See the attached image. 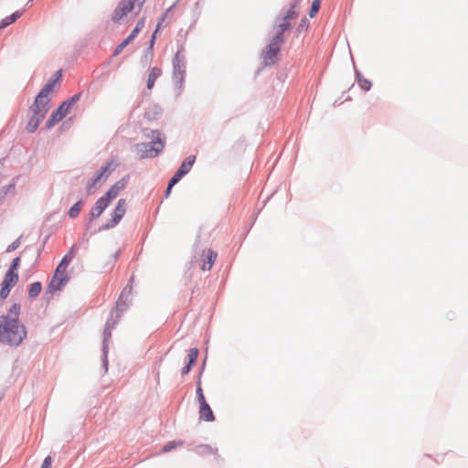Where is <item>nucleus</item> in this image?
I'll return each instance as SVG.
<instances>
[{
	"instance_id": "nucleus-55",
	"label": "nucleus",
	"mask_w": 468,
	"mask_h": 468,
	"mask_svg": "<svg viewBox=\"0 0 468 468\" xmlns=\"http://www.w3.org/2000/svg\"><path fill=\"white\" fill-rule=\"evenodd\" d=\"M61 77H62V69H58L57 70L52 76L51 78H53L55 80V81H59L61 80Z\"/></svg>"
},
{
	"instance_id": "nucleus-18",
	"label": "nucleus",
	"mask_w": 468,
	"mask_h": 468,
	"mask_svg": "<svg viewBox=\"0 0 468 468\" xmlns=\"http://www.w3.org/2000/svg\"><path fill=\"white\" fill-rule=\"evenodd\" d=\"M199 419L207 422L215 420V415L207 401L199 403Z\"/></svg>"
},
{
	"instance_id": "nucleus-29",
	"label": "nucleus",
	"mask_w": 468,
	"mask_h": 468,
	"mask_svg": "<svg viewBox=\"0 0 468 468\" xmlns=\"http://www.w3.org/2000/svg\"><path fill=\"white\" fill-rule=\"evenodd\" d=\"M119 223L120 222L118 220H116L113 218H111V219L109 221H107L105 224L101 225L97 229H94V230L90 231V235L92 236V235H95V234H97L99 232H102V231H105V230L112 229L114 227H116Z\"/></svg>"
},
{
	"instance_id": "nucleus-7",
	"label": "nucleus",
	"mask_w": 468,
	"mask_h": 468,
	"mask_svg": "<svg viewBox=\"0 0 468 468\" xmlns=\"http://www.w3.org/2000/svg\"><path fill=\"white\" fill-rule=\"evenodd\" d=\"M281 49V46L270 41L265 50L262 51L264 65L267 67L273 66L278 60Z\"/></svg>"
},
{
	"instance_id": "nucleus-15",
	"label": "nucleus",
	"mask_w": 468,
	"mask_h": 468,
	"mask_svg": "<svg viewBox=\"0 0 468 468\" xmlns=\"http://www.w3.org/2000/svg\"><path fill=\"white\" fill-rule=\"evenodd\" d=\"M195 162L196 155H188L182 161L181 165H179L178 169L176 171L175 174L177 175L179 177L183 178L191 171Z\"/></svg>"
},
{
	"instance_id": "nucleus-37",
	"label": "nucleus",
	"mask_w": 468,
	"mask_h": 468,
	"mask_svg": "<svg viewBox=\"0 0 468 468\" xmlns=\"http://www.w3.org/2000/svg\"><path fill=\"white\" fill-rule=\"evenodd\" d=\"M321 8V1L320 0H313L308 15L311 18L314 17Z\"/></svg>"
},
{
	"instance_id": "nucleus-56",
	"label": "nucleus",
	"mask_w": 468,
	"mask_h": 468,
	"mask_svg": "<svg viewBox=\"0 0 468 468\" xmlns=\"http://www.w3.org/2000/svg\"><path fill=\"white\" fill-rule=\"evenodd\" d=\"M77 250V246L72 245L69 250L65 255H69L70 259L73 260L74 254L76 253Z\"/></svg>"
},
{
	"instance_id": "nucleus-47",
	"label": "nucleus",
	"mask_w": 468,
	"mask_h": 468,
	"mask_svg": "<svg viewBox=\"0 0 468 468\" xmlns=\"http://www.w3.org/2000/svg\"><path fill=\"white\" fill-rule=\"evenodd\" d=\"M94 221H95V219H90V218L88 216H87V218H85V219H84V226H85L84 230L85 231L83 233V238H85L88 234V232L90 231L91 226Z\"/></svg>"
},
{
	"instance_id": "nucleus-19",
	"label": "nucleus",
	"mask_w": 468,
	"mask_h": 468,
	"mask_svg": "<svg viewBox=\"0 0 468 468\" xmlns=\"http://www.w3.org/2000/svg\"><path fill=\"white\" fill-rule=\"evenodd\" d=\"M119 318H115L112 322L108 319L106 321L104 330H103V339H102V345L101 347L106 346L109 349V341L112 337V330L114 328L115 324L118 323Z\"/></svg>"
},
{
	"instance_id": "nucleus-58",
	"label": "nucleus",
	"mask_w": 468,
	"mask_h": 468,
	"mask_svg": "<svg viewBox=\"0 0 468 468\" xmlns=\"http://www.w3.org/2000/svg\"><path fill=\"white\" fill-rule=\"evenodd\" d=\"M121 252L122 250H118L113 255H112V258H113V261H117L121 255Z\"/></svg>"
},
{
	"instance_id": "nucleus-53",
	"label": "nucleus",
	"mask_w": 468,
	"mask_h": 468,
	"mask_svg": "<svg viewBox=\"0 0 468 468\" xmlns=\"http://www.w3.org/2000/svg\"><path fill=\"white\" fill-rule=\"evenodd\" d=\"M140 32L141 31L138 28L134 27L127 37L129 38V40L133 41Z\"/></svg>"
},
{
	"instance_id": "nucleus-54",
	"label": "nucleus",
	"mask_w": 468,
	"mask_h": 468,
	"mask_svg": "<svg viewBox=\"0 0 468 468\" xmlns=\"http://www.w3.org/2000/svg\"><path fill=\"white\" fill-rule=\"evenodd\" d=\"M206 361H207V357L204 358V360L202 361V363L200 365L197 379L201 380V376H202V374H203V372L205 370V367H206Z\"/></svg>"
},
{
	"instance_id": "nucleus-57",
	"label": "nucleus",
	"mask_w": 468,
	"mask_h": 468,
	"mask_svg": "<svg viewBox=\"0 0 468 468\" xmlns=\"http://www.w3.org/2000/svg\"><path fill=\"white\" fill-rule=\"evenodd\" d=\"M49 236H47L44 239V241L42 242L41 246L39 247V249L37 250V257L40 256V253L42 251V250L44 249L45 245H46V242L48 241Z\"/></svg>"
},
{
	"instance_id": "nucleus-46",
	"label": "nucleus",
	"mask_w": 468,
	"mask_h": 468,
	"mask_svg": "<svg viewBox=\"0 0 468 468\" xmlns=\"http://www.w3.org/2000/svg\"><path fill=\"white\" fill-rule=\"evenodd\" d=\"M22 236L18 237L16 239H15L11 244H9L5 250L7 253L15 251L21 243Z\"/></svg>"
},
{
	"instance_id": "nucleus-34",
	"label": "nucleus",
	"mask_w": 468,
	"mask_h": 468,
	"mask_svg": "<svg viewBox=\"0 0 468 468\" xmlns=\"http://www.w3.org/2000/svg\"><path fill=\"white\" fill-rule=\"evenodd\" d=\"M182 178L179 177L177 175L174 174L172 176V177L169 179L168 183H167V186H166V189L165 191V197L167 198L170 194H171V191H172V188L174 187V186H176Z\"/></svg>"
},
{
	"instance_id": "nucleus-39",
	"label": "nucleus",
	"mask_w": 468,
	"mask_h": 468,
	"mask_svg": "<svg viewBox=\"0 0 468 468\" xmlns=\"http://www.w3.org/2000/svg\"><path fill=\"white\" fill-rule=\"evenodd\" d=\"M132 41L128 37L124 38L113 50L112 56H118Z\"/></svg>"
},
{
	"instance_id": "nucleus-41",
	"label": "nucleus",
	"mask_w": 468,
	"mask_h": 468,
	"mask_svg": "<svg viewBox=\"0 0 468 468\" xmlns=\"http://www.w3.org/2000/svg\"><path fill=\"white\" fill-rule=\"evenodd\" d=\"M196 393H197V399L198 400V403H202L204 401H207V399H206V398L204 396V393H203V389H202V387H201V380L200 379L197 380Z\"/></svg>"
},
{
	"instance_id": "nucleus-36",
	"label": "nucleus",
	"mask_w": 468,
	"mask_h": 468,
	"mask_svg": "<svg viewBox=\"0 0 468 468\" xmlns=\"http://www.w3.org/2000/svg\"><path fill=\"white\" fill-rule=\"evenodd\" d=\"M153 57H154V52L152 51H148L146 49L144 50V53L141 57V64L143 67H146L148 66L152 60H153Z\"/></svg>"
},
{
	"instance_id": "nucleus-26",
	"label": "nucleus",
	"mask_w": 468,
	"mask_h": 468,
	"mask_svg": "<svg viewBox=\"0 0 468 468\" xmlns=\"http://www.w3.org/2000/svg\"><path fill=\"white\" fill-rule=\"evenodd\" d=\"M83 205H84V199L80 198L69 207V209L68 210V213H67L68 216L72 219L77 218L81 211Z\"/></svg>"
},
{
	"instance_id": "nucleus-1",
	"label": "nucleus",
	"mask_w": 468,
	"mask_h": 468,
	"mask_svg": "<svg viewBox=\"0 0 468 468\" xmlns=\"http://www.w3.org/2000/svg\"><path fill=\"white\" fill-rule=\"evenodd\" d=\"M21 304L13 303L6 314L0 315V342L18 346L27 338L26 326L19 321Z\"/></svg>"
},
{
	"instance_id": "nucleus-10",
	"label": "nucleus",
	"mask_w": 468,
	"mask_h": 468,
	"mask_svg": "<svg viewBox=\"0 0 468 468\" xmlns=\"http://www.w3.org/2000/svg\"><path fill=\"white\" fill-rule=\"evenodd\" d=\"M57 83L58 81H55V80L50 77L36 95L35 99L48 105H50L51 99L48 97V95L54 90Z\"/></svg>"
},
{
	"instance_id": "nucleus-24",
	"label": "nucleus",
	"mask_w": 468,
	"mask_h": 468,
	"mask_svg": "<svg viewBox=\"0 0 468 468\" xmlns=\"http://www.w3.org/2000/svg\"><path fill=\"white\" fill-rule=\"evenodd\" d=\"M20 264H21L20 256L15 257L12 260L7 271H5V274H8V275L13 276L16 279L19 280L18 270L20 268Z\"/></svg>"
},
{
	"instance_id": "nucleus-8",
	"label": "nucleus",
	"mask_w": 468,
	"mask_h": 468,
	"mask_svg": "<svg viewBox=\"0 0 468 468\" xmlns=\"http://www.w3.org/2000/svg\"><path fill=\"white\" fill-rule=\"evenodd\" d=\"M130 179V176L126 175L118 180L114 185H112L102 196L109 203H111L114 198L117 197L119 193L125 189Z\"/></svg>"
},
{
	"instance_id": "nucleus-32",
	"label": "nucleus",
	"mask_w": 468,
	"mask_h": 468,
	"mask_svg": "<svg viewBox=\"0 0 468 468\" xmlns=\"http://www.w3.org/2000/svg\"><path fill=\"white\" fill-rule=\"evenodd\" d=\"M16 189V183L13 180L10 184L4 186L0 188V203H2L9 193L14 194Z\"/></svg>"
},
{
	"instance_id": "nucleus-3",
	"label": "nucleus",
	"mask_w": 468,
	"mask_h": 468,
	"mask_svg": "<svg viewBox=\"0 0 468 468\" xmlns=\"http://www.w3.org/2000/svg\"><path fill=\"white\" fill-rule=\"evenodd\" d=\"M184 50V47L182 46L175 54L172 64H173V82L176 90H177L176 97L180 96L183 87L184 81L186 78V59L185 56L182 55Z\"/></svg>"
},
{
	"instance_id": "nucleus-38",
	"label": "nucleus",
	"mask_w": 468,
	"mask_h": 468,
	"mask_svg": "<svg viewBox=\"0 0 468 468\" xmlns=\"http://www.w3.org/2000/svg\"><path fill=\"white\" fill-rule=\"evenodd\" d=\"M160 27H161V21H158L156 28L153 32V34L151 36V38L149 40L148 47L145 48L146 50L154 52V43H155V40H156L157 32L160 29Z\"/></svg>"
},
{
	"instance_id": "nucleus-35",
	"label": "nucleus",
	"mask_w": 468,
	"mask_h": 468,
	"mask_svg": "<svg viewBox=\"0 0 468 468\" xmlns=\"http://www.w3.org/2000/svg\"><path fill=\"white\" fill-rule=\"evenodd\" d=\"M274 28L277 32L285 33L292 28V24L285 20H280L277 23L274 21Z\"/></svg>"
},
{
	"instance_id": "nucleus-28",
	"label": "nucleus",
	"mask_w": 468,
	"mask_h": 468,
	"mask_svg": "<svg viewBox=\"0 0 468 468\" xmlns=\"http://www.w3.org/2000/svg\"><path fill=\"white\" fill-rule=\"evenodd\" d=\"M115 169V166L113 165L112 161L107 162L103 165L101 166V168L97 171L100 176L103 178V181H105L109 176L112 174V172Z\"/></svg>"
},
{
	"instance_id": "nucleus-25",
	"label": "nucleus",
	"mask_w": 468,
	"mask_h": 468,
	"mask_svg": "<svg viewBox=\"0 0 468 468\" xmlns=\"http://www.w3.org/2000/svg\"><path fill=\"white\" fill-rule=\"evenodd\" d=\"M162 75V69L158 67H154L150 69L146 88L152 90L154 86L155 80Z\"/></svg>"
},
{
	"instance_id": "nucleus-14",
	"label": "nucleus",
	"mask_w": 468,
	"mask_h": 468,
	"mask_svg": "<svg viewBox=\"0 0 468 468\" xmlns=\"http://www.w3.org/2000/svg\"><path fill=\"white\" fill-rule=\"evenodd\" d=\"M198 355H199V349L197 347H192L188 350L187 361L186 362L185 366L181 369L182 376H185L191 371V369L197 363Z\"/></svg>"
},
{
	"instance_id": "nucleus-49",
	"label": "nucleus",
	"mask_w": 468,
	"mask_h": 468,
	"mask_svg": "<svg viewBox=\"0 0 468 468\" xmlns=\"http://www.w3.org/2000/svg\"><path fill=\"white\" fill-rule=\"evenodd\" d=\"M23 10H18V11H16L14 13H12L9 16V20L12 21V23H15L22 15H23Z\"/></svg>"
},
{
	"instance_id": "nucleus-23",
	"label": "nucleus",
	"mask_w": 468,
	"mask_h": 468,
	"mask_svg": "<svg viewBox=\"0 0 468 468\" xmlns=\"http://www.w3.org/2000/svg\"><path fill=\"white\" fill-rule=\"evenodd\" d=\"M103 178L99 175L98 172L95 173L93 177L88 180L86 186V192L88 196L93 195L97 189V184H99Z\"/></svg>"
},
{
	"instance_id": "nucleus-43",
	"label": "nucleus",
	"mask_w": 468,
	"mask_h": 468,
	"mask_svg": "<svg viewBox=\"0 0 468 468\" xmlns=\"http://www.w3.org/2000/svg\"><path fill=\"white\" fill-rule=\"evenodd\" d=\"M183 442L182 441H168L167 443H165L162 450H161V452L163 453H165V452H168L170 451H172L173 449H175L178 444H182Z\"/></svg>"
},
{
	"instance_id": "nucleus-13",
	"label": "nucleus",
	"mask_w": 468,
	"mask_h": 468,
	"mask_svg": "<svg viewBox=\"0 0 468 468\" xmlns=\"http://www.w3.org/2000/svg\"><path fill=\"white\" fill-rule=\"evenodd\" d=\"M111 203H109L102 196L97 199L93 207H91L88 217L90 219H98L101 215L105 211V209L109 207Z\"/></svg>"
},
{
	"instance_id": "nucleus-42",
	"label": "nucleus",
	"mask_w": 468,
	"mask_h": 468,
	"mask_svg": "<svg viewBox=\"0 0 468 468\" xmlns=\"http://www.w3.org/2000/svg\"><path fill=\"white\" fill-rule=\"evenodd\" d=\"M285 36H284V33H282V32H277L275 33V35L273 36V37L271 39V42L272 43H275V44H278L279 46L282 47V45L285 42Z\"/></svg>"
},
{
	"instance_id": "nucleus-40",
	"label": "nucleus",
	"mask_w": 468,
	"mask_h": 468,
	"mask_svg": "<svg viewBox=\"0 0 468 468\" xmlns=\"http://www.w3.org/2000/svg\"><path fill=\"white\" fill-rule=\"evenodd\" d=\"M108 353H109V350L106 346L101 347V364H102V367H103L105 373L108 371V366H109Z\"/></svg>"
},
{
	"instance_id": "nucleus-9",
	"label": "nucleus",
	"mask_w": 468,
	"mask_h": 468,
	"mask_svg": "<svg viewBox=\"0 0 468 468\" xmlns=\"http://www.w3.org/2000/svg\"><path fill=\"white\" fill-rule=\"evenodd\" d=\"M58 275V274H56L55 271L51 280L48 282L46 293L53 294L55 292L60 291L69 280V277L66 274H60L59 277Z\"/></svg>"
},
{
	"instance_id": "nucleus-5",
	"label": "nucleus",
	"mask_w": 468,
	"mask_h": 468,
	"mask_svg": "<svg viewBox=\"0 0 468 468\" xmlns=\"http://www.w3.org/2000/svg\"><path fill=\"white\" fill-rule=\"evenodd\" d=\"M49 109L50 105L34 99L33 103L28 108V112L32 113V116L26 126V130L28 133H34L37 130Z\"/></svg>"
},
{
	"instance_id": "nucleus-11",
	"label": "nucleus",
	"mask_w": 468,
	"mask_h": 468,
	"mask_svg": "<svg viewBox=\"0 0 468 468\" xmlns=\"http://www.w3.org/2000/svg\"><path fill=\"white\" fill-rule=\"evenodd\" d=\"M18 282V279L8 274L4 275L0 283V302L3 303L10 294L12 288Z\"/></svg>"
},
{
	"instance_id": "nucleus-22",
	"label": "nucleus",
	"mask_w": 468,
	"mask_h": 468,
	"mask_svg": "<svg viewBox=\"0 0 468 468\" xmlns=\"http://www.w3.org/2000/svg\"><path fill=\"white\" fill-rule=\"evenodd\" d=\"M355 78H356V81L357 82L358 86L360 87V89L364 91H368L370 90L371 87H372V82L364 78L362 73L355 68Z\"/></svg>"
},
{
	"instance_id": "nucleus-2",
	"label": "nucleus",
	"mask_w": 468,
	"mask_h": 468,
	"mask_svg": "<svg viewBox=\"0 0 468 468\" xmlns=\"http://www.w3.org/2000/svg\"><path fill=\"white\" fill-rule=\"evenodd\" d=\"M82 92H78L73 96L63 101L55 110L52 111L48 119L45 123V128L50 130L57 123H58L63 118L67 116L71 108L77 103L81 98Z\"/></svg>"
},
{
	"instance_id": "nucleus-52",
	"label": "nucleus",
	"mask_w": 468,
	"mask_h": 468,
	"mask_svg": "<svg viewBox=\"0 0 468 468\" xmlns=\"http://www.w3.org/2000/svg\"><path fill=\"white\" fill-rule=\"evenodd\" d=\"M144 24H145V17H142L140 18L137 22H136V25L134 27L138 28L140 31H142V29L144 27Z\"/></svg>"
},
{
	"instance_id": "nucleus-59",
	"label": "nucleus",
	"mask_w": 468,
	"mask_h": 468,
	"mask_svg": "<svg viewBox=\"0 0 468 468\" xmlns=\"http://www.w3.org/2000/svg\"><path fill=\"white\" fill-rule=\"evenodd\" d=\"M32 1H33V0H29V1L27 2V5H28L29 3H31Z\"/></svg>"
},
{
	"instance_id": "nucleus-51",
	"label": "nucleus",
	"mask_w": 468,
	"mask_h": 468,
	"mask_svg": "<svg viewBox=\"0 0 468 468\" xmlns=\"http://www.w3.org/2000/svg\"><path fill=\"white\" fill-rule=\"evenodd\" d=\"M52 464V459L50 456H47L41 465V468H50Z\"/></svg>"
},
{
	"instance_id": "nucleus-21",
	"label": "nucleus",
	"mask_w": 468,
	"mask_h": 468,
	"mask_svg": "<svg viewBox=\"0 0 468 468\" xmlns=\"http://www.w3.org/2000/svg\"><path fill=\"white\" fill-rule=\"evenodd\" d=\"M217 255L218 254L216 251H214L213 250H208L207 253L204 255L205 258L203 259V264L201 266V269L203 271H209L217 259Z\"/></svg>"
},
{
	"instance_id": "nucleus-60",
	"label": "nucleus",
	"mask_w": 468,
	"mask_h": 468,
	"mask_svg": "<svg viewBox=\"0 0 468 468\" xmlns=\"http://www.w3.org/2000/svg\"><path fill=\"white\" fill-rule=\"evenodd\" d=\"M3 30L2 28H0V31Z\"/></svg>"
},
{
	"instance_id": "nucleus-16",
	"label": "nucleus",
	"mask_w": 468,
	"mask_h": 468,
	"mask_svg": "<svg viewBox=\"0 0 468 468\" xmlns=\"http://www.w3.org/2000/svg\"><path fill=\"white\" fill-rule=\"evenodd\" d=\"M300 0H295L291 4L290 9H288L285 13H281L275 17V22L277 23L280 20H285L290 22L291 20L295 19L298 16V12L295 11V8L298 6Z\"/></svg>"
},
{
	"instance_id": "nucleus-50",
	"label": "nucleus",
	"mask_w": 468,
	"mask_h": 468,
	"mask_svg": "<svg viewBox=\"0 0 468 468\" xmlns=\"http://www.w3.org/2000/svg\"><path fill=\"white\" fill-rule=\"evenodd\" d=\"M9 16H6L5 18H3L1 21H0V28L2 29H5V27H7L8 26L12 25V21L9 20Z\"/></svg>"
},
{
	"instance_id": "nucleus-31",
	"label": "nucleus",
	"mask_w": 468,
	"mask_h": 468,
	"mask_svg": "<svg viewBox=\"0 0 468 468\" xmlns=\"http://www.w3.org/2000/svg\"><path fill=\"white\" fill-rule=\"evenodd\" d=\"M195 451L199 455H210L217 454L218 449L212 448L209 444H200Z\"/></svg>"
},
{
	"instance_id": "nucleus-12",
	"label": "nucleus",
	"mask_w": 468,
	"mask_h": 468,
	"mask_svg": "<svg viewBox=\"0 0 468 468\" xmlns=\"http://www.w3.org/2000/svg\"><path fill=\"white\" fill-rule=\"evenodd\" d=\"M132 11L133 9L126 4V0H121L112 12V21L120 25L123 17Z\"/></svg>"
},
{
	"instance_id": "nucleus-30",
	"label": "nucleus",
	"mask_w": 468,
	"mask_h": 468,
	"mask_svg": "<svg viewBox=\"0 0 468 468\" xmlns=\"http://www.w3.org/2000/svg\"><path fill=\"white\" fill-rule=\"evenodd\" d=\"M71 261L72 260L70 259L69 255H64L59 263L56 267V274H63V272L66 271V269L68 268Z\"/></svg>"
},
{
	"instance_id": "nucleus-20",
	"label": "nucleus",
	"mask_w": 468,
	"mask_h": 468,
	"mask_svg": "<svg viewBox=\"0 0 468 468\" xmlns=\"http://www.w3.org/2000/svg\"><path fill=\"white\" fill-rule=\"evenodd\" d=\"M126 213V201L124 198H120L112 210L111 216L115 218L119 222L122 219L123 216Z\"/></svg>"
},
{
	"instance_id": "nucleus-4",
	"label": "nucleus",
	"mask_w": 468,
	"mask_h": 468,
	"mask_svg": "<svg viewBox=\"0 0 468 468\" xmlns=\"http://www.w3.org/2000/svg\"><path fill=\"white\" fill-rule=\"evenodd\" d=\"M165 146V138L155 137L154 141L138 143L133 145L140 159L154 158L160 154Z\"/></svg>"
},
{
	"instance_id": "nucleus-17",
	"label": "nucleus",
	"mask_w": 468,
	"mask_h": 468,
	"mask_svg": "<svg viewBox=\"0 0 468 468\" xmlns=\"http://www.w3.org/2000/svg\"><path fill=\"white\" fill-rule=\"evenodd\" d=\"M162 112H163L162 107L159 104L154 103L145 109L144 117V119H146L150 122L156 121L160 118Z\"/></svg>"
},
{
	"instance_id": "nucleus-6",
	"label": "nucleus",
	"mask_w": 468,
	"mask_h": 468,
	"mask_svg": "<svg viewBox=\"0 0 468 468\" xmlns=\"http://www.w3.org/2000/svg\"><path fill=\"white\" fill-rule=\"evenodd\" d=\"M133 275L128 281V283L121 292L118 300L115 303L114 312L116 313V317L120 318L123 312H125L129 307V303L131 300L129 299L132 291H133Z\"/></svg>"
},
{
	"instance_id": "nucleus-44",
	"label": "nucleus",
	"mask_w": 468,
	"mask_h": 468,
	"mask_svg": "<svg viewBox=\"0 0 468 468\" xmlns=\"http://www.w3.org/2000/svg\"><path fill=\"white\" fill-rule=\"evenodd\" d=\"M146 0H126V4L133 9L135 7V5L138 6V11L136 12V15L142 10V7Z\"/></svg>"
},
{
	"instance_id": "nucleus-27",
	"label": "nucleus",
	"mask_w": 468,
	"mask_h": 468,
	"mask_svg": "<svg viewBox=\"0 0 468 468\" xmlns=\"http://www.w3.org/2000/svg\"><path fill=\"white\" fill-rule=\"evenodd\" d=\"M41 291H42L41 282L37 281V282L30 283L28 286V291H27L28 298L36 299L40 294Z\"/></svg>"
},
{
	"instance_id": "nucleus-33",
	"label": "nucleus",
	"mask_w": 468,
	"mask_h": 468,
	"mask_svg": "<svg viewBox=\"0 0 468 468\" xmlns=\"http://www.w3.org/2000/svg\"><path fill=\"white\" fill-rule=\"evenodd\" d=\"M143 134L144 137L150 139V141H154L155 137L165 138V136L162 135L161 132L156 129L144 128Z\"/></svg>"
},
{
	"instance_id": "nucleus-45",
	"label": "nucleus",
	"mask_w": 468,
	"mask_h": 468,
	"mask_svg": "<svg viewBox=\"0 0 468 468\" xmlns=\"http://www.w3.org/2000/svg\"><path fill=\"white\" fill-rule=\"evenodd\" d=\"M309 26H310V22H309V20L304 16V17H303V18L301 19V21H300V23H299V25H298V27H297V29H296V30H297V32H298V33H301V32H303V31L307 30V29H308V27H309Z\"/></svg>"
},
{
	"instance_id": "nucleus-48",
	"label": "nucleus",
	"mask_w": 468,
	"mask_h": 468,
	"mask_svg": "<svg viewBox=\"0 0 468 468\" xmlns=\"http://www.w3.org/2000/svg\"><path fill=\"white\" fill-rule=\"evenodd\" d=\"M178 0L174 3L171 6H169L164 13H162L159 21H161V24L165 21L167 16H169V13L173 10V8L176 6Z\"/></svg>"
}]
</instances>
